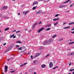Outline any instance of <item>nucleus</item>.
<instances>
[{"label": "nucleus", "instance_id": "obj_61", "mask_svg": "<svg viewBox=\"0 0 74 74\" xmlns=\"http://www.w3.org/2000/svg\"><path fill=\"white\" fill-rule=\"evenodd\" d=\"M24 74H27V72H25L24 73Z\"/></svg>", "mask_w": 74, "mask_h": 74}, {"label": "nucleus", "instance_id": "obj_58", "mask_svg": "<svg viewBox=\"0 0 74 74\" xmlns=\"http://www.w3.org/2000/svg\"><path fill=\"white\" fill-rule=\"evenodd\" d=\"M20 13H18V15H20Z\"/></svg>", "mask_w": 74, "mask_h": 74}, {"label": "nucleus", "instance_id": "obj_40", "mask_svg": "<svg viewBox=\"0 0 74 74\" xmlns=\"http://www.w3.org/2000/svg\"><path fill=\"white\" fill-rule=\"evenodd\" d=\"M15 47L16 48H18V47H19V45H17Z\"/></svg>", "mask_w": 74, "mask_h": 74}, {"label": "nucleus", "instance_id": "obj_52", "mask_svg": "<svg viewBox=\"0 0 74 74\" xmlns=\"http://www.w3.org/2000/svg\"><path fill=\"white\" fill-rule=\"evenodd\" d=\"M35 4H35V3L34 2V3H33V5H35Z\"/></svg>", "mask_w": 74, "mask_h": 74}, {"label": "nucleus", "instance_id": "obj_22", "mask_svg": "<svg viewBox=\"0 0 74 74\" xmlns=\"http://www.w3.org/2000/svg\"><path fill=\"white\" fill-rule=\"evenodd\" d=\"M51 30V28H48L47 29H46V30H47V31H49V30Z\"/></svg>", "mask_w": 74, "mask_h": 74}, {"label": "nucleus", "instance_id": "obj_5", "mask_svg": "<svg viewBox=\"0 0 74 74\" xmlns=\"http://www.w3.org/2000/svg\"><path fill=\"white\" fill-rule=\"evenodd\" d=\"M4 69H5V72H7L8 70V66H6L5 67Z\"/></svg>", "mask_w": 74, "mask_h": 74}, {"label": "nucleus", "instance_id": "obj_64", "mask_svg": "<svg viewBox=\"0 0 74 74\" xmlns=\"http://www.w3.org/2000/svg\"><path fill=\"white\" fill-rule=\"evenodd\" d=\"M72 74H74V71L73 72Z\"/></svg>", "mask_w": 74, "mask_h": 74}, {"label": "nucleus", "instance_id": "obj_24", "mask_svg": "<svg viewBox=\"0 0 74 74\" xmlns=\"http://www.w3.org/2000/svg\"><path fill=\"white\" fill-rule=\"evenodd\" d=\"M14 34H13V35H12V36H10V38H12L13 37H14Z\"/></svg>", "mask_w": 74, "mask_h": 74}, {"label": "nucleus", "instance_id": "obj_23", "mask_svg": "<svg viewBox=\"0 0 74 74\" xmlns=\"http://www.w3.org/2000/svg\"><path fill=\"white\" fill-rule=\"evenodd\" d=\"M22 47H21L20 48H18V49H17L18 51H19V50H22Z\"/></svg>", "mask_w": 74, "mask_h": 74}, {"label": "nucleus", "instance_id": "obj_26", "mask_svg": "<svg viewBox=\"0 0 74 74\" xmlns=\"http://www.w3.org/2000/svg\"><path fill=\"white\" fill-rule=\"evenodd\" d=\"M8 30H9V28L7 27V28L5 29V31H7Z\"/></svg>", "mask_w": 74, "mask_h": 74}, {"label": "nucleus", "instance_id": "obj_29", "mask_svg": "<svg viewBox=\"0 0 74 74\" xmlns=\"http://www.w3.org/2000/svg\"><path fill=\"white\" fill-rule=\"evenodd\" d=\"M49 0H44V1L45 2H48Z\"/></svg>", "mask_w": 74, "mask_h": 74}, {"label": "nucleus", "instance_id": "obj_44", "mask_svg": "<svg viewBox=\"0 0 74 74\" xmlns=\"http://www.w3.org/2000/svg\"><path fill=\"white\" fill-rule=\"evenodd\" d=\"M24 66V65L22 64L20 66V67H22V66Z\"/></svg>", "mask_w": 74, "mask_h": 74}, {"label": "nucleus", "instance_id": "obj_11", "mask_svg": "<svg viewBox=\"0 0 74 74\" xmlns=\"http://www.w3.org/2000/svg\"><path fill=\"white\" fill-rule=\"evenodd\" d=\"M59 17H58L57 18H54L53 19V21H58L59 20Z\"/></svg>", "mask_w": 74, "mask_h": 74}, {"label": "nucleus", "instance_id": "obj_53", "mask_svg": "<svg viewBox=\"0 0 74 74\" xmlns=\"http://www.w3.org/2000/svg\"><path fill=\"white\" fill-rule=\"evenodd\" d=\"M14 58H13V57H11L10 59H13Z\"/></svg>", "mask_w": 74, "mask_h": 74}, {"label": "nucleus", "instance_id": "obj_47", "mask_svg": "<svg viewBox=\"0 0 74 74\" xmlns=\"http://www.w3.org/2000/svg\"><path fill=\"white\" fill-rule=\"evenodd\" d=\"M51 24H49V25H48V27H49V26H51Z\"/></svg>", "mask_w": 74, "mask_h": 74}, {"label": "nucleus", "instance_id": "obj_45", "mask_svg": "<svg viewBox=\"0 0 74 74\" xmlns=\"http://www.w3.org/2000/svg\"><path fill=\"white\" fill-rule=\"evenodd\" d=\"M68 56H69L70 55H71V53H69L68 54Z\"/></svg>", "mask_w": 74, "mask_h": 74}, {"label": "nucleus", "instance_id": "obj_2", "mask_svg": "<svg viewBox=\"0 0 74 74\" xmlns=\"http://www.w3.org/2000/svg\"><path fill=\"white\" fill-rule=\"evenodd\" d=\"M13 47H14V45L12 44V45L10 46V47H9L8 48V49L6 50L7 52H8L10 50V48L11 49V48H13Z\"/></svg>", "mask_w": 74, "mask_h": 74}, {"label": "nucleus", "instance_id": "obj_43", "mask_svg": "<svg viewBox=\"0 0 74 74\" xmlns=\"http://www.w3.org/2000/svg\"><path fill=\"white\" fill-rule=\"evenodd\" d=\"M42 23V22L40 21L39 23V25H40V24H41Z\"/></svg>", "mask_w": 74, "mask_h": 74}, {"label": "nucleus", "instance_id": "obj_59", "mask_svg": "<svg viewBox=\"0 0 74 74\" xmlns=\"http://www.w3.org/2000/svg\"><path fill=\"white\" fill-rule=\"evenodd\" d=\"M71 63H70L69 64V66H71Z\"/></svg>", "mask_w": 74, "mask_h": 74}, {"label": "nucleus", "instance_id": "obj_38", "mask_svg": "<svg viewBox=\"0 0 74 74\" xmlns=\"http://www.w3.org/2000/svg\"><path fill=\"white\" fill-rule=\"evenodd\" d=\"M31 59H33V58H34V57L33 56H31Z\"/></svg>", "mask_w": 74, "mask_h": 74}, {"label": "nucleus", "instance_id": "obj_15", "mask_svg": "<svg viewBox=\"0 0 74 74\" xmlns=\"http://www.w3.org/2000/svg\"><path fill=\"white\" fill-rule=\"evenodd\" d=\"M63 38H61V39L60 38L58 40V41L60 42V41H63Z\"/></svg>", "mask_w": 74, "mask_h": 74}, {"label": "nucleus", "instance_id": "obj_3", "mask_svg": "<svg viewBox=\"0 0 74 74\" xmlns=\"http://www.w3.org/2000/svg\"><path fill=\"white\" fill-rule=\"evenodd\" d=\"M53 63L52 62H50L49 64V67L50 68H51L53 66Z\"/></svg>", "mask_w": 74, "mask_h": 74}, {"label": "nucleus", "instance_id": "obj_25", "mask_svg": "<svg viewBox=\"0 0 74 74\" xmlns=\"http://www.w3.org/2000/svg\"><path fill=\"white\" fill-rule=\"evenodd\" d=\"M58 67V66L54 67L53 68V70H55V69H57Z\"/></svg>", "mask_w": 74, "mask_h": 74}, {"label": "nucleus", "instance_id": "obj_27", "mask_svg": "<svg viewBox=\"0 0 74 74\" xmlns=\"http://www.w3.org/2000/svg\"><path fill=\"white\" fill-rule=\"evenodd\" d=\"M58 23H59V22H57L55 24H54V26H56V25H57Z\"/></svg>", "mask_w": 74, "mask_h": 74}, {"label": "nucleus", "instance_id": "obj_55", "mask_svg": "<svg viewBox=\"0 0 74 74\" xmlns=\"http://www.w3.org/2000/svg\"><path fill=\"white\" fill-rule=\"evenodd\" d=\"M39 1H43V0H38Z\"/></svg>", "mask_w": 74, "mask_h": 74}, {"label": "nucleus", "instance_id": "obj_60", "mask_svg": "<svg viewBox=\"0 0 74 74\" xmlns=\"http://www.w3.org/2000/svg\"><path fill=\"white\" fill-rule=\"evenodd\" d=\"M30 52H28V55H29V54H30Z\"/></svg>", "mask_w": 74, "mask_h": 74}, {"label": "nucleus", "instance_id": "obj_19", "mask_svg": "<svg viewBox=\"0 0 74 74\" xmlns=\"http://www.w3.org/2000/svg\"><path fill=\"white\" fill-rule=\"evenodd\" d=\"M70 26H69L67 27H64V29H69V28H70Z\"/></svg>", "mask_w": 74, "mask_h": 74}, {"label": "nucleus", "instance_id": "obj_9", "mask_svg": "<svg viewBox=\"0 0 74 74\" xmlns=\"http://www.w3.org/2000/svg\"><path fill=\"white\" fill-rule=\"evenodd\" d=\"M53 41V40L52 39H49L48 42H49V43H51V42H52Z\"/></svg>", "mask_w": 74, "mask_h": 74}, {"label": "nucleus", "instance_id": "obj_7", "mask_svg": "<svg viewBox=\"0 0 74 74\" xmlns=\"http://www.w3.org/2000/svg\"><path fill=\"white\" fill-rule=\"evenodd\" d=\"M48 44V41L47 40H46L45 41L44 43H43V45H47Z\"/></svg>", "mask_w": 74, "mask_h": 74}, {"label": "nucleus", "instance_id": "obj_50", "mask_svg": "<svg viewBox=\"0 0 74 74\" xmlns=\"http://www.w3.org/2000/svg\"><path fill=\"white\" fill-rule=\"evenodd\" d=\"M7 44V43H4L3 44V45H6V44Z\"/></svg>", "mask_w": 74, "mask_h": 74}, {"label": "nucleus", "instance_id": "obj_18", "mask_svg": "<svg viewBox=\"0 0 74 74\" xmlns=\"http://www.w3.org/2000/svg\"><path fill=\"white\" fill-rule=\"evenodd\" d=\"M70 1V0H68L64 2V3H68V2H69Z\"/></svg>", "mask_w": 74, "mask_h": 74}, {"label": "nucleus", "instance_id": "obj_48", "mask_svg": "<svg viewBox=\"0 0 74 74\" xmlns=\"http://www.w3.org/2000/svg\"><path fill=\"white\" fill-rule=\"evenodd\" d=\"M16 37V36H14L13 37V38H15Z\"/></svg>", "mask_w": 74, "mask_h": 74}, {"label": "nucleus", "instance_id": "obj_31", "mask_svg": "<svg viewBox=\"0 0 74 74\" xmlns=\"http://www.w3.org/2000/svg\"><path fill=\"white\" fill-rule=\"evenodd\" d=\"M15 71H10V73H14V72H15Z\"/></svg>", "mask_w": 74, "mask_h": 74}, {"label": "nucleus", "instance_id": "obj_36", "mask_svg": "<svg viewBox=\"0 0 74 74\" xmlns=\"http://www.w3.org/2000/svg\"><path fill=\"white\" fill-rule=\"evenodd\" d=\"M71 55H72V56H73V55H74V52H72L71 53Z\"/></svg>", "mask_w": 74, "mask_h": 74}, {"label": "nucleus", "instance_id": "obj_39", "mask_svg": "<svg viewBox=\"0 0 74 74\" xmlns=\"http://www.w3.org/2000/svg\"><path fill=\"white\" fill-rule=\"evenodd\" d=\"M39 14V12L38 11L36 13V14L37 15V14Z\"/></svg>", "mask_w": 74, "mask_h": 74}, {"label": "nucleus", "instance_id": "obj_42", "mask_svg": "<svg viewBox=\"0 0 74 74\" xmlns=\"http://www.w3.org/2000/svg\"><path fill=\"white\" fill-rule=\"evenodd\" d=\"M34 2L35 3V4H38V2Z\"/></svg>", "mask_w": 74, "mask_h": 74}, {"label": "nucleus", "instance_id": "obj_37", "mask_svg": "<svg viewBox=\"0 0 74 74\" xmlns=\"http://www.w3.org/2000/svg\"><path fill=\"white\" fill-rule=\"evenodd\" d=\"M37 25V23H36L35 24H34L33 25L34 26H35V25Z\"/></svg>", "mask_w": 74, "mask_h": 74}, {"label": "nucleus", "instance_id": "obj_49", "mask_svg": "<svg viewBox=\"0 0 74 74\" xmlns=\"http://www.w3.org/2000/svg\"><path fill=\"white\" fill-rule=\"evenodd\" d=\"M71 30H72V31H73V30H74V27H73V29H71Z\"/></svg>", "mask_w": 74, "mask_h": 74}, {"label": "nucleus", "instance_id": "obj_54", "mask_svg": "<svg viewBox=\"0 0 74 74\" xmlns=\"http://www.w3.org/2000/svg\"><path fill=\"white\" fill-rule=\"evenodd\" d=\"M66 22L64 23H63V25H65V24H66Z\"/></svg>", "mask_w": 74, "mask_h": 74}, {"label": "nucleus", "instance_id": "obj_17", "mask_svg": "<svg viewBox=\"0 0 74 74\" xmlns=\"http://www.w3.org/2000/svg\"><path fill=\"white\" fill-rule=\"evenodd\" d=\"M74 43V42H71L69 43V45H71V44H73Z\"/></svg>", "mask_w": 74, "mask_h": 74}, {"label": "nucleus", "instance_id": "obj_30", "mask_svg": "<svg viewBox=\"0 0 74 74\" xmlns=\"http://www.w3.org/2000/svg\"><path fill=\"white\" fill-rule=\"evenodd\" d=\"M34 27H35V26H34V25L32 27V30H34Z\"/></svg>", "mask_w": 74, "mask_h": 74}, {"label": "nucleus", "instance_id": "obj_57", "mask_svg": "<svg viewBox=\"0 0 74 74\" xmlns=\"http://www.w3.org/2000/svg\"><path fill=\"white\" fill-rule=\"evenodd\" d=\"M38 56H35L34 57V58H37Z\"/></svg>", "mask_w": 74, "mask_h": 74}, {"label": "nucleus", "instance_id": "obj_10", "mask_svg": "<svg viewBox=\"0 0 74 74\" xmlns=\"http://www.w3.org/2000/svg\"><path fill=\"white\" fill-rule=\"evenodd\" d=\"M39 50H42V49H44V47L41 46L39 49Z\"/></svg>", "mask_w": 74, "mask_h": 74}, {"label": "nucleus", "instance_id": "obj_1", "mask_svg": "<svg viewBox=\"0 0 74 74\" xmlns=\"http://www.w3.org/2000/svg\"><path fill=\"white\" fill-rule=\"evenodd\" d=\"M8 8V6H7L3 5L1 7L0 10L1 11H3V10H4L7 9Z\"/></svg>", "mask_w": 74, "mask_h": 74}, {"label": "nucleus", "instance_id": "obj_14", "mask_svg": "<svg viewBox=\"0 0 74 74\" xmlns=\"http://www.w3.org/2000/svg\"><path fill=\"white\" fill-rule=\"evenodd\" d=\"M57 36L56 35H54L52 36V38H55Z\"/></svg>", "mask_w": 74, "mask_h": 74}, {"label": "nucleus", "instance_id": "obj_28", "mask_svg": "<svg viewBox=\"0 0 74 74\" xmlns=\"http://www.w3.org/2000/svg\"><path fill=\"white\" fill-rule=\"evenodd\" d=\"M38 11L39 12V14H40V13H41V12H42V10H38Z\"/></svg>", "mask_w": 74, "mask_h": 74}, {"label": "nucleus", "instance_id": "obj_62", "mask_svg": "<svg viewBox=\"0 0 74 74\" xmlns=\"http://www.w3.org/2000/svg\"><path fill=\"white\" fill-rule=\"evenodd\" d=\"M46 56H49V54L47 55Z\"/></svg>", "mask_w": 74, "mask_h": 74}, {"label": "nucleus", "instance_id": "obj_16", "mask_svg": "<svg viewBox=\"0 0 74 74\" xmlns=\"http://www.w3.org/2000/svg\"><path fill=\"white\" fill-rule=\"evenodd\" d=\"M74 24V22L69 23L68 24L69 25H73Z\"/></svg>", "mask_w": 74, "mask_h": 74}, {"label": "nucleus", "instance_id": "obj_21", "mask_svg": "<svg viewBox=\"0 0 74 74\" xmlns=\"http://www.w3.org/2000/svg\"><path fill=\"white\" fill-rule=\"evenodd\" d=\"M37 60H36L35 61H34V62L33 63H35V64H36V63H37Z\"/></svg>", "mask_w": 74, "mask_h": 74}, {"label": "nucleus", "instance_id": "obj_8", "mask_svg": "<svg viewBox=\"0 0 74 74\" xmlns=\"http://www.w3.org/2000/svg\"><path fill=\"white\" fill-rule=\"evenodd\" d=\"M45 66H46V65L45 64H42L41 66V68L44 69V68H45Z\"/></svg>", "mask_w": 74, "mask_h": 74}, {"label": "nucleus", "instance_id": "obj_13", "mask_svg": "<svg viewBox=\"0 0 74 74\" xmlns=\"http://www.w3.org/2000/svg\"><path fill=\"white\" fill-rule=\"evenodd\" d=\"M41 55V53H38L36 54L35 55V56H39V55Z\"/></svg>", "mask_w": 74, "mask_h": 74}, {"label": "nucleus", "instance_id": "obj_34", "mask_svg": "<svg viewBox=\"0 0 74 74\" xmlns=\"http://www.w3.org/2000/svg\"><path fill=\"white\" fill-rule=\"evenodd\" d=\"M59 14H57L55 16V17H57V16H59Z\"/></svg>", "mask_w": 74, "mask_h": 74}, {"label": "nucleus", "instance_id": "obj_33", "mask_svg": "<svg viewBox=\"0 0 74 74\" xmlns=\"http://www.w3.org/2000/svg\"><path fill=\"white\" fill-rule=\"evenodd\" d=\"M19 32H21V31L20 30L16 32V33H19Z\"/></svg>", "mask_w": 74, "mask_h": 74}, {"label": "nucleus", "instance_id": "obj_6", "mask_svg": "<svg viewBox=\"0 0 74 74\" xmlns=\"http://www.w3.org/2000/svg\"><path fill=\"white\" fill-rule=\"evenodd\" d=\"M44 30V27H42L41 28L38 30V33H40V32H41V31H42V30Z\"/></svg>", "mask_w": 74, "mask_h": 74}, {"label": "nucleus", "instance_id": "obj_4", "mask_svg": "<svg viewBox=\"0 0 74 74\" xmlns=\"http://www.w3.org/2000/svg\"><path fill=\"white\" fill-rule=\"evenodd\" d=\"M65 5H61L59 6V8H63L64 7H66Z\"/></svg>", "mask_w": 74, "mask_h": 74}, {"label": "nucleus", "instance_id": "obj_56", "mask_svg": "<svg viewBox=\"0 0 74 74\" xmlns=\"http://www.w3.org/2000/svg\"><path fill=\"white\" fill-rule=\"evenodd\" d=\"M16 30H14V31H12V32H16Z\"/></svg>", "mask_w": 74, "mask_h": 74}, {"label": "nucleus", "instance_id": "obj_41", "mask_svg": "<svg viewBox=\"0 0 74 74\" xmlns=\"http://www.w3.org/2000/svg\"><path fill=\"white\" fill-rule=\"evenodd\" d=\"M27 64V63L26 62V63H24V64L23 65H26V64Z\"/></svg>", "mask_w": 74, "mask_h": 74}, {"label": "nucleus", "instance_id": "obj_32", "mask_svg": "<svg viewBox=\"0 0 74 74\" xmlns=\"http://www.w3.org/2000/svg\"><path fill=\"white\" fill-rule=\"evenodd\" d=\"M74 69H70L69 71H74Z\"/></svg>", "mask_w": 74, "mask_h": 74}, {"label": "nucleus", "instance_id": "obj_20", "mask_svg": "<svg viewBox=\"0 0 74 74\" xmlns=\"http://www.w3.org/2000/svg\"><path fill=\"white\" fill-rule=\"evenodd\" d=\"M28 13H29L28 10H27V11L26 12H25V15H26V14H27Z\"/></svg>", "mask_w": 74, "mask_h": 74}, {"label": "nucleus", "instance_id": "obj_51", "mask_svg": "<svg viewBox=\"0 0 74 74\" xmlns=\"http://www.w3.org/2000/svg\"><path fill=\"white\" fill-rule=\"evenodd\" d=\"M73 4H72L70 5V7H71L73 6Z\"/></svg>", "mask_w": 74, "mask_h": 74}, {"label": "nucleus", "instance_id": "obj_63", "mask_svg": "<svg viewBox=\"0 0 74 74\" xmlns=\"http://www.w3.org/2000/svg\"><path fill=\"white\" fill-rule=\"evenodd\" d=\"M34 74H37L36 72H34Z\"/></svg>", "mask_w": 74, "mask_h": 74}, {"label": "nucleus", "instance_id": "obj_35", "mask_svg": "<svg viewBox=\"0 0 74 74\" xmlns=\"http://www.w3.org/2000/svg\"><path fill=\"white\" fill-rule=\"evenodd\" d=\"M36 9V7L34 6V7H33V8H32V9L33 10H35Z\"/></svg>", "mask_w": 74, "mask_h": 74}, {"label": "nucleus", "instance_id": "obj_46", "mask_svg": "<svg viewBox=\"0 0 74 74\" xmlns=\"http://www.w3.org/2000/svg\"><path fill=\"white\" fill-rule=\"evenodd\" d=\"M22 48H23V49H25V46L22 47Z\"/></svg>", "mask_w": 74, "mask_h": 74}, {"label": "nucleus", "instance_id": "obj_12", "mask_svg": "<svg viewBox=\"0 0 74 74\" xmlns=\"http://www.w3.org/2000/svg\"><path fill=\"white\" fill-rule=\"evenodd\" d=\"M16 43H18L19 44H22V42L20 40H18L16 42Z\"/></svg>", "mask_w": 74, "mask_h": 74}]
</instances>
